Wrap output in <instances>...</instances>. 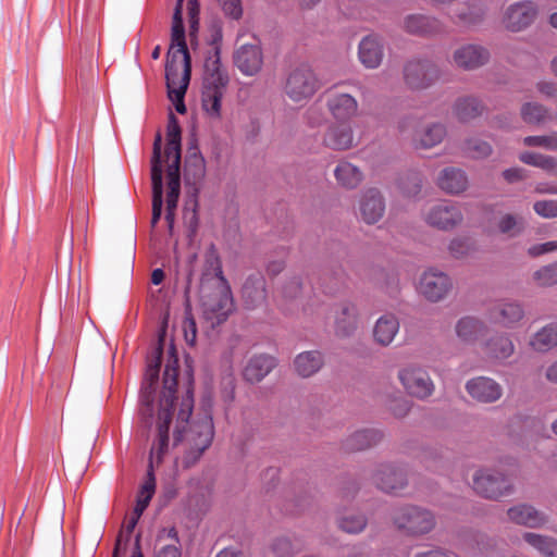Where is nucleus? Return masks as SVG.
<instances>
[{"instance_id":"f257e3e1","label":"nucleus","mask_w":557,"mask_h":557,"mask_svg":"<svg viewBox=\"0 0 557 557\" xmlns=\"http://www.w3.org/2000/svg\"><path fill=\"white\" fill-rule=\"evenodd\" d=\"M178 376V360H169L163 373V388L159 400L156 421L157 435L150 449L147 475L141 484L135 505V511L144 513L156 492L154 466H159L170 447V426L175 417L173 447L177 449L175 469L187 470L194 467L211 446L214 437L213 419L209 412L198 414L190 421L194 397L190 389L182 398L176 411L175 393Z\"/></svg>"},{"instance_id":"f03ea898","label":"nucleus","mask_w":557,"mask_h":557,"mask_svg":"<svg viewBox=\"0 0 557 557\" xmlns=\"http://www.w3.org/2000/svg\"><path fill=\"white\" fill-rule=\"evenodd\" d=\"M183 1L176 0L171 29V46L165 64L168 96L181 114L186 112L184 97L191 75V60L182 17Z\"/></svg>"},{"instance_id":"7ed1b4c3","label":"nucleus","mask_w":557,"mask_h":557,"mask_svg":"<svg viewBox=\"0 0 557 557\" xmlns=\"http://www.w3.org/2000/svg\"><path fill=\"white\" fill-rule=\"evenodd\" d=\"M200 307L202 318L214 329L225 322L233 309V298L226 280L216 278L215 284L200 283Z\"/></svg>"},{"instance_id":"20e7f679","label":"nucleus","mask_w":557,"mask_h":557,"mask_svg":"<svg viewBox=\"0 0 557 557\" xmlns=\"http://www.w3.org/2000/svg\"><path fill=\"white\" fill-rule=\"evenodd\" d=\"M181 135L178 120L170 112L166 125V145L164 154L168 164L166 211L176 210L181 193Z\"/></svg>"},{"instance_id":"39448f33","label":"nucleus","mask_w":557,"mask_h":557,"mask_svg":"<svg viewBox=\"0 0 557 557\" xmlns=\"http://www.w3.org/2000/svg\"><path fill=\"white\" fill-rule=\"evenodd\" d=\"M320 89V81L308 64L293 67L286 75L283 92L294 103L308 102Z\"/></svg>"},{"instance_id":"423d86ee","label":"nucleus","mask_w":557,"mask_h":557,"mask_svg":"<svg viewBox=\"0 0 557 557\" xmlns=\"http://www.w3.org/2000/svg\"><path fill=\"white\" fill-rule=\"evenodd\" d=\"M393 524L400 532L410 536H421L430 533L436 524L432 511L416 505H404L392 513Z\"/></svg>"},{"instance_id":"0eeeda50","label":"nucleus","mask_w":557,"mask_h":557,"mask_svg":"<svg viewBox=\"0 0 557 557\" xmlns=\"http://www.w3.org/2000/svg\"><path fill=\"white\" fill-rule=\"evenodd\" d=\"M163 355V334L159 335L158 343L147 357V369L140 393L139 413L144 421L150 423L153 416V401L156 385L159 380V371Z\"/></svg>"},{"instance_id":"6e6552de","label":"nucleus","mask_w":557,"mask_h":557,"mask_svg":"<svg viewBox=\"0 0 557 557\" xmlns=\"http://www.w3.org/2000/svg\"><path fill=\"white\" fill-rule=\"evenodd\" d=\"M473 491L487 499L498 500L512 493L513 485L509 478L503 472L482 468L474 472L472 476Z\"/></svg>"},{"instance_id":"1a4fd4ad","label":"nucleus","mask_w":557,"mask_h":557,"mask_svg":"<svg viewBox=\"0 0 557 557\" xmlns=\"http://www.w3.org/2000/svg\"><path fill=\"white\" fill-rule=\"evenodd\" d=\"M162 138L158 133L152 149L151 157V183H152V216L151 226L154 227L162 214L163 206V161H162Z\"/></svg>"},{"instance_id":"9d476101","label":"nucleus","mask_w":557,"mask_h":557,"mask_svg":"<svg viewBox=\"0 0 557 557\" xmlns=\"http://www.w3.org/2000/svg\"><path fill=\"white\" fill-rule=\"evenodd\" d=\"M398 129L401 134H406L412 129L411 140L417 149H430L442 143L446 136L444 125L433 123L418 128V122L414 119L408 117L399 122Z\"/></svg>"},{"instance_id":"9b49d317","label":"nucleus","mask_w":557,"mask_h":557,"mask_svg":"<svg viewBox=\"0 0 557 557\" xmlns=\"http://www.w3.org/2000/svg\"><path fill=\"white\" fill-rule=\"evenodd\" d=\"M398 379L406 392L416 398L425 399L434 389V383L429 373L417 366H407L398 371Z\"/></svg>"},{"instance_id":"f8f14e48","label":"nucleus","mask_w":557,"mask_h":557,"mask_svg":"<svg viewBox=\"0 0 557 557\" xmlns=\"http://www.w3.org/2000/svg\"><path fill=\"white\" fill-rule=\"evenodd\" d=\"M453 289V281L448 274L436 269L426 270L420 277L418 290L429 301L443 300Z\"/></svg>"},{"instance_id":"ddd939ff","label":"nucleus","mask_w":557,"mask_h":557,"mask_svg":"<svg viewBox=\"0 0 557 557\" xmlns=\"http://www.w3.org/2000/svg\"><path fill=\"white\" fill-rule=\"evenodd\" d=\"M440 77L438 67L428 60H410L404 67V79L411 89H424Z\"/></svg>"},{"instance_id":"4468645a","label":"nucleus","mask_w":557,"mask_h":557,"mask_svg":"<svg viewBox=\"0 0 557 557\" xmlns=\"http://www.w3.org/2000/svg\"><path fill=\"white\" fill-rule=\"evenodd\" d=\"M234 64L246 76L258 74L263 65V52L258 38L240 44L234 51Z\"/></svg>"},{"instance_id":"2eb2a0df","label":"nucleus","mask_w":557,"mask_h":557,"mask_svg":"<svg viewBox=\"0 0 557 557\" xmlns=\"http://www.w3.org/2000/svg\"><path fill=\"white\" fill-rule=\"evenodd\" d=\"M463 220L460 207L457 203L445 201L434 205L424 215L428 225L441 231H450Z\"/></svg>"},{"instance_id":"dca6fc26","label":"nucleus","mask_w":557,"mask_h":557,"mask_svg":"<svg viewBox=\"0 0 557 557\" xmlns=\"http://www.w3.org/2000/svg\"><path fill=\"white\" fill-rule=\"evenodd\" d=\"M372 481L382 492L398 494L407 486V474L401 467L382 463L373 472Z\"/></svg>"},{"instance_id":"f3484780","label":"nucleus","mask_w":557,"mask_h":557,"mask_svg":"<svg viewBox=\"0 0 557 557\" xmlns=\"http://www.w3.org/2000/svg\"><path fill=\"white\" fill-rule=\"evenodd\" d=\"M537 14V9L532 1H521L507 8L503 23L511 32H520L530 26Z\"/></svg>"},{"instance_id":"a211bd4d","label":"nucleus","mask_w":557,"mask_h":557,"mask_svg":"<svg viewBox=\"0 0 557 557\" xmlns=\"http://www.w3.org/2000/svg\"><path fill=\"white\" fill-rule=\"evenodd\" d=\"M466 391L476 401L492 404L503 396V387L487 376H476L466 383Z\"/></svg>"},{"instance_id":"6ab92c4d","label":"nucleus","mask_w":557,"mask_h":557,"mask_svg":"<svg viewBox=\"0 0 557 557\" xmlns=\"http://www.w3.org/2000/svg\"><path fill=\"white\" fill-rule=\"evenodd\" d=\"M490 52L480 45L468 44L457 48L453 54L456 66L471 71L487 63Z\"/></svg>"},{"instance_id":"aec40b11","label":"nucleus","mask_w":557,"mask_h":557,"mask_svg":"<svg viewBox=\"0 0 557 557\" xmlns=\"http://www.w3.org/2000/svg\"><path fill=\"white\" fill-rule=\"evenodd\" d=\"M326 108L337 122H346L358 112V102L349 94L331 91L326 98Z\"/></svg>"},{"instance_id":"412c9836","label":"nucleus","mask_w":557,"mask_h":557,"mask_svg":"<svg viewBox=\"0 0 557 557\" xmlns=\"http://www.w3.org/2000/svg\"><path fill=\"white\" fill-rule=\"evenodd\" d=\"M359 211L361 219L367 224H375L385 212V201L382 194L375 188L367 189L359 201Z\"/></svg>"},{"instance_id":"4be33fe9","label":"nucleus","mask_w":557,"mask_h":557,"mask_svg":"<svg viewBox=\"0 0 557 557\" xmlns=\"http://www.w3.org/2000/svg\"><path fill=\"white\" fill-rule=\"evenodd\" d=\"M323 145L332 150L345 151L355 146L354 131L350 124L339 122L330 125L323 136Z\"/></svg>"},{"instance_id":"5701e85b","label":"nucleus","mask_w":557,"mask_h":557,"mask_svg":"<svg viewBox=\"0 0 557 557\" xmlns=\"http://www.w3.org/2000/svg\"><path fill=\"white\" fill-rule=\"evenodd\" d=\"M508 520L515 524L527 528H541L547 517L529 504H518L507 510Z\"/></svg>"},{"instance_id":"b1692460","label":"nucleus","mask_w":557,"mask_h":557,"mask_svg":"<svg viewBox=\"0 0 557 557\" xmlns=\"http://www.w3.org/2000/svg\"><path fill=\"white\" fill-rule=\"evenodd\" d=\"M437 186L446 194L459 195L467 190L469 180L467 173L458 168H446L437 177Z\"/></svg>"},{"instance_id":"393cba45","label":"nucleus","mask_w":557,"mask_h":557,"mask_svg":"<svg viewBox=\"0 0 557 557\" xmlns=\"http://www.w3.org/2000/svg\"><path fill=\"white\" fill-rule=\"evenodd\" d=\"M203 85L227 87L230 76L218 52H208L203 64Z\"/></svg>"},{"instance_id":"a878e982","label":"nucleus","mask_w":557,"mask_h":557,"mask_svg":"<svg viewBox=\"0 0 557 557\" xmlns=\"http://www.w3.org/2000/svg\"><path fill=\"white\" fill-rule=\"evenodd\" d=\"M358 57L368 69H376L383 60V44L377 36L369 35L359 44Z\"/></svg>"},{"instance_id":"bb28decb","label":"nucleus","mask_w":557,"mask_h":557,"mask_svg":"<svg viewBox=\"0 0 557 557\" xmlns=\"http://www.w3.org/2000/svg\"><path fill=\"white\" fill-rule=\"evenodd\" d=\"M358 327V311L354 304L344 302L339 305L335 317V333L341 337H348Z\"/></svg>"},{"instance_id":"cd10ccee","label":"nucleus","mask_w":557,"mask_h":557,"mask_svg":"<svg viewBox=\"0 0 557 557\" xmlns=\"http://www.w3.org/2000/svg\"><path fill=\"white\" fill-rule=\"evenodd\" d=\"M491 319L505 327H512L524 317L523 307L519 302H502L490 312Z\"/></svg>"},{"instance_id":"c85d7f7f","label":"nucleus","mask_w":557,"mask_h":557,"mask_svg":"<svg viewBox=\"0 0 557 557\" xmlns=\"http://www.w3.org/2000/svg\"><path fill=\"white\" fill-rule=\"evenodd\" d=\"M405 29L414 35H432L444 30L443 23L432 16L412 14L405 18Z\"/></svg>"},{"instance_id":"c756f323","label":"nucleus","mask_w":557,"mask_h":557,"mask_svg":"<svg viewBox=\"0 0 557 557\" xmlns=\"http://www.w3.org/2000/svg\"><path fill=\"white\" fill-rule=\"evenodd\" d=\"M486 331L485 323L479 318L466 315L455 325V333L463 344H473Z\"/></svg>"},{"instance_id":"7c9ffc66","label":"nucleus","mask_w":557,"mask_h":557,"mask_svg":"<svg viewBox=\"0 0 557 557\" xmlns=\"http://www.w3.org/2000/svg\"><path fill=\"white\" fill-rule=\"evenodd\" d=\"M276 366L273 357L268 355L253 356L244 369V377L250 383L262 381Z\"/></svg>"},{"instance_id":"2f4dec72","label":"nucleus","mask_w":557,"mask_h":557,"mask_svg":"<svg viewBox=\"0 0 557 557\" xmlns=\"http://www.w3.org/2000/svg\"><path fill=\"white\" fill-rule=\"evenodd\" d=\"M337 184L345 189H356L363 181L362 171L351 162L342 160L334 169Z\"/></svg>"},{"instance_id":"473e14b6","label":"nucleus","mask_w":557,"mask_h":557,"mask_svg":"<svg viewBox=\"0 0 557 557\" xmlns=\"http://www.w3.org/2000/svg\"><path fill=\"white\" fill-rule=\"evenodd\" d=\"M242 294L247 308L261 306L267 298L265 281L261 276H250L243 285Z\"/></svg>"},{"instance_id":"72a5a7b5","label":"nucleus","mask_w":557,"mask_h":557,"mask_svg":"<svg viewBox=\"0 0 557 557\" xmlns=\"http://www.w3.org/2000/svg\"><path fill=\"white\" fill-rule=\"evenodd\" d=\"M226 87L202 84L201 106L203 111L212 119L221 116L222 98Z\"/></svg>"},{"instance_id":"f704fd0d","label":"nucleus","mask_w":557,"mask_h":557,"mask_svg":"<svg viewBox=\"0 0 557 557\" xmlns=\"http://www.w3.org/2000/svg\"><path fill=\"white\" fill-rule=\"evenodd\" d=\"M520 116L529 125H544L553 121L549 108L536 101L524 102L520 108Z\"/></svg>"},{"instance_id":"c9c22d12","label":"nucleus","mask_w":557,"mask_h":557,"mask_svg":"<svg viewBox=\"0 0 557 557\" xmlns=\"http://www.w3.org/2000/svg\"><path fill=\"white\" fill-rule=\"evenodd\" d=\"M324 364L323 356L318 350L304 351L294 361L296 372L302 377L317 373Z\"/></svg>"},{"instance_id":"e433bc0d","label":"nucleus","mask_w":557,"mask_h":557,"mask_svg":"<svg viewBox=\"0 0 557 557\" xmlns=\"http://www.w3.org/2000/svg\"><path fill=\"white\" fill-rule=\"evenodd\" d=\"M382 433L374 429L356 431L344 442L345 449L357 451L370 448L382 440Z\"/></svg>"},{"instance_id":"4c0bfd02","label":"nucleus","mask_w":557,"mask_h":557,"mask_svg":"<svg viewBox=\"0 0 557 557\" xmlns=\"http://www.w3.org/2000/svg\"><path fill=\"white\" fill-rule=\"evenodd\" d=\"M399 330V322L393 314H385L381 317L373 330V336L376 343L382 346L389 345L395 338Z\"/></svg>"},{"instance_id":"58836bf2","label":"nucleus","mask_w":557,"mask_h":557,"mask_svg":"<svg viewBox=\"0 0 557 557\" xmlns=\"http://www.w3.org/2000/svg\"><path fill=\"white\" fill-rule=\"evenodd\" d=\"M484 349L491 359L505 360L513 354L515 345L508 335L500 334L486 341Z\"/></svg>"},{"instance_id":"ea45409f","label":"nucleus","mask_w":557,"mask_h":557,"mask_svg":"<svg viewBox=\"0 0 557 557\" xmlns=\"http://www.w3.org/2000/svg\"><path fill=\"white\" fill-rule=\"evenodd\" d=\"M216 278L225 280L219 252L215 246L211 244L205 252V265L200 283L215 284Z\"/></svg>"},{"instance_id":"a19ab883","label":"nucleus","mask_w":557,"mask_h":557,"mask_svg":"<svg viewBox=\"0 0 557 557\" xmlns=\"http://www.w3.org/2000/svg\"><path fill=\"white\" fill-rule=\"evenodd\" d=\"M530 346L540 352H546L557 346V322H552L537 331L530 339Z\"/></svg>"},{"instance_id":"79ce46f5","label":"nucleus","mask_w":557,"mask_h":557,"mask_svg":"<svg viewBox=\"0 0 557 557\" xmlns=\"http://www.w3.org/2000/svg\"><path fill=\"white\" fill-rule=\"evenodd\" d=\"M454 114L461 122H467L480 116L484 110L480 100L474 97H462L454 104Z\"/></svg>"},{"instance_id":"37998d69","label":"nucleus","mask_w":557,"mask_h":557,"mask_svg":"<svg viewBox=\"0 0 557 557\" xmlns=\"http://www.w3.org/2000/svg\"><path fill=\"white\" fill-rule=\"evenodd\" d=\"M519 160L528 165L540 168L547 174L557 177V158L540 152L524 151L519 154Z\"/></svg>"},{"instance_id":"c03bdc74","label":"nucleus","mask_w":557,"mask_h":557,"mask_svg":"<svg viewBox=\"0 0 557 557\" xmlns=\"http://www.w3.org/2000/svg\"><path fill=\"white\" fill-rule=\"evenodd\" d=\"M523 540L546 557H557V540L533 532H524Z\"/></svg>"},{"instance_id":"a18cd8bd","label":"nucleus","mask_w":557,"mask_h":557,"mask_svg":"<svg viewBox=\"0 0 557 557\" xmlns=\"http://www.w3.org/2000/svg\"><path fill=\"white\" fill-rule=\"evenodd\" d=\"M484 10L476 4H465L458 8L457 13L451 21L461 26H471L480 23L483 20Z\"/></svg>"},{"instance_id":"49530a36","label":"nucleus","mask_w":557,"mask_h":557,"mask_svg":"<svg viewBox=\"0 0 557 557\" xmlns=\"http://www.w3.org/2000/svg\"><path fill=\"white\" fill-rule=\"evenodd\" d=\"M141 515L143 513H139L134 510L132 516L129 518H126L123 528L117 535L112 557H119L121 550H126L132 533Z\"/></svg>"},{"instance_id":"de8ad7c7","label":"nucleus","mask_w":557,"mask_h":557,"mask_svg":"<svg viewBox=\"0 0 557 557\" xmlns=\"http://www.w3.org/2000/svg\"><path fill=\"white\" fill-rule=\"evenodd\" d=\"M497 228L502 234L515 237L524 230V220L522 216L506 213L499 218Z\"/></svg>"},{"instance_id":"09e8293b","label":"nucleus","mask_w":557,"mask_h":557,"mask_svg":"<svg viewBox=\"0 0 557 557\" xmlns=\"http://www.w3.org/2000/svg\"><path fill=\"white\" fill-rule=\"evenodd\" d=\"M525 147H537L549 151H557V132L553 131L545 135H531L522 139Z\"/></svg>"},{"instance_id":"8fccbe9b","label":"nucleus","mask_w":557,"mask_h":557,"mask_svg":"<svg viewBox=\"0 0 557 557\" xmlns=\"http://www.w3.org/2000/svg\"><path fill=\"white\" fill-rule=\"evenodd\" d=\"M398 186L400 190L411 197L420 193L422 186V180L416 172H408L404 176L399 177Z\"/></svg>"},{"instance_id":"3c124183","label":"nucleus","mask_w":557,"mask_h":557,"mask_svg":"<svg viewBox=\"0 0 557 557\" xmlns=\"http://www.w3.org/2000/svg\"><path fill=\"white\" fill-rule=\"evenodd\" d=\"M534 282L541 287H550L557 284V263L545 265L533 274Z\"/></svg>"},{"instance_id":"603ef678","label":"nucleus","mask_w":557,"mask_h":557,"mask_svg":"<svg viewBox=\"0 0 557 557\" xmlns=\"http://www.w3.org/2000/svg\"><path fill=\"white\" fill-rule=\"evenodd\" d=\"M448 250L454 258L461 259L474 251L475 246L468 237H456L449 243Z\"/></svg>"},{"instance_id":"864d4df0","label":"nucleus","mask_w":557,"mask_h":557,"mask_svg":"<svg viewBox=\"0 0 557 557\" xmlns=\"http://www.w3.org/2000/svg\"><path fill=\"white\" fill-rule=\"evenodd\" d=\"M338 525L347 533H360L367 525V518L363 515H347L339 519Z\"/></svg>"},{"instance_id":"5fc2aeb1","label":"nucleus","mask_w":557,"mask_h":557,"mask_svg":"<svg viewBox=\"0 0 557 557\" xmlns=\"http://www.w3.org/2000/svg\"><path fill=\"white\" fill-rule=\"evenodd\" d=\"M466 151L473 159H483L491 154L492 147L488 143L472 138L466 143Z\"/></svg>"},{"instance_id":"6e6d98bb","label":"nucleus","mask_w":557,"mask_h":557,"mask_svg":"<svg viewBox=\"0 0 557 557\" xmlns=\"http://www.w3.org/2000/svg\"><path fill=\"white\" fill-rule=\"evenodd\" d=\"M535 213L544 219L557 218V199L537 200L533 205Z\"/></svg>"},{"instance_id":"4d7b16f0","label":"nucleus","mask_w":557,"mask_h":557,"mask_svg":"<svg viewBox=\"0 0 557 557\" xmlns=\"http://www.w3.org/2000/svg\"><path fill=\"white\" fill-rule=\"evenodd\" d=\"M184 337L187 344L195 345L197 338V325L190 309H186L185 319L183 322Z\"/></svg>"},{"instance_id":"13d9d810","label":"nucleus","mask_w":557,"mask_h":557,"mask_svg":"<svg viewBox=\"0 0 557 557\" xmlns=\"http://www.w3.org/2000/svg\"><path fill=\"white\" fill-rule=\"evenodd\" d=\"M225 16L238 21L243 16L242 0H220Z\"/></svg>"},{"instance_id":"bf43d9fd","label":"nucleus","mask_w":557,"mask_h":557,"mask_svg":"<svg viewBox=\"0 0 557 557\" xmlns=\"http://www.w3.org/2000/svg\"><path fill=\"white\" fill-rule=\"evenodd\" d=\"M189 37L193 44L199 27V7L196 0H188Z\"/></svg>"},{"instance_id":"052dcab7","label":"nucleus","mask_w":557,"mask_h":557,"mask_svg":"<svg viewBox=\"0 0 557 557\" xmlns=\"http://www.w3.org/2000/svg\"><path fill=\"white\" fill-rule=\"evenodd\" d=\"M271 549L276 557H293L294 549L292 542L287 537H278L274 540Z\"/></svg>"},{"instance_id":"680f3d73","label":"nucleus","mask_w":557,"mask_h":557,"mask_svg":"<svg viewBox=\"0 0 557 557\" xmlns=\"http://www.w3.org/2000/svg\"><path fill=\"white\" fill-rule=\"evenodd\" d=\"M222 39L223 34L221 26L214 25L208 40V44L211 47V49L208 52H218V54H221Z\"/></svg>"},{"instance_id":"e2e57ef3","label":"nucleus","mask_w":557,"mask_h":557,"mask_svg":"<svg viewBox=\"0 0 557 557\" xmlns=\"http://www.w3.org/2000/svg\"><path fill=\"white\" fill-rule=\"evenodd\" d=\"M301 292V282L298 277H293L284 287L283 296L287 299L297 298Z\"/></svg>"},{"instance_id":"0e129e2a","label":"nucleus","mask_w":557,"mask_h":557,"mask_svg":"<svg viewBox=\"0 0 557 557\" xmlns=\"http://www.w3.org/2000/svg\"><path fill=\"white\" fill-rule=\"evenodd\" d=\"M154 557H182L181 546L175 544L162 545L156 550Z\"/></svg>"},{"instance_id":"69168bd1","label":"nucleus","mask_w":557,"mask_h":557,"mask_svg":"<svg viewBox=\"0 0 557 557\" xmlns=\"http://www.w3.org/2000/svg\"><path fill=\"white\" fill-rule=\"evenodd\" d=\"M554 250H557V247H556L555 240H550V242H546V243L534 245V246L530 247L529 253L531 256L536 257V256H541L543 253L550 252Z\"/></svg>"},{"instance_id":"338daca9","label":"nucleus","mask_w":557,"mask_h":557,"mask_svg":"<svg viewBox=\"0 0 557 557\" xmlns=\"http://www.w3.org/2000/svg\"><path fill=\"white\" fill-rule=\"evenodd\" d=\"M409 401L400 398L391 406V411L396 418H404L409 412Z\"/></svg>"},{"instance_id":"774afa93","label":"nucleus","mask_w":557,"mask_h":557,"mask_svg":"<svg viewBox=\"0 0 557 557\" xmlns=\"http://www.w3.org/2000/svg\"><path fill=\"white\" fill-rule=\"evenodd\" d=\"M537 90L546 97H555L557 95V84L554 82L542 81L536 84Z\"/></svg>"}]
</instances>
